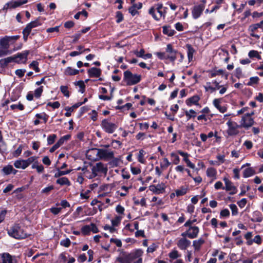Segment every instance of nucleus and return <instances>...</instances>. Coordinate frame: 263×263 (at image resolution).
<instances>
[{"label": "nucleus", "instance_id": "obj_51", "mask_svg": "<svg viewBox=\"0 0 263 263\" xmlns=\"http://www.w3.org/2000/svg\"><path fill=\"white\" fill-rule=\"evenodd\" d=\"M171 157L173 158V163L174 164H177L180 162V158L179 156L175 153H172L170 154Z\"/></svg>", "mask_w": 263, "mask_h": 263}, {"label": "nucleus", "instance_id": "obj_46", "mask_svg": "<svg viewBox=\"0 0 263 263\" xmlns=\"http://www.w3.org/2000/svg\"><path fill=\"white\" fill-rule=\"evenodd\" d=\"M90 232V229L89 225L84 226L81 228V232L84 235H89Z\"/></svg>", "mask_w": 263, "mask_h": 263}, {"label": "nucleus", "instance_id": "obj_27", "mask_svg": "<svg viewBox=\"0 0 263 263\" xmlns=\"http://www.w3.org/2000/svg\"><path fill=\"white\" fill-rule=\"evenodd\" d=\"M204 240L200 238L197 240H194L193 242V246L194 247L195 250H199L201 246L204 243Z\"/></svg>", "mask_w": 263, "mask_h": 263}, {"label": "nucleus", "instance_id": "obj_39", "mask_svg": "<svg viewBox=\"0 0 263 263\" xmlns=\"http://www.w3.org/2000/svg\"><path fill=\"white\" fill-rule=\"evenodd\" d=\"M11 53L12 51L9 50V49L0 46V58L10 54Z\"/></svg>", "mask_w": 263, "mask_h": 263}, {"label": "nucleus", "instance_id": "obj_5", "mask_svg": "<svg viewBox=\"0 0 263 263\" xmlns=\"http://www.w3.org/2000/svg\"><path fill=\"white\" fill-rule=\"evenodd\" d=\"M101 126L102 129L108 134L113 133L118 127L117 124L110 122L108 119L103 120Z\"/></svg>", "mask_w": 263, "mask_h": 263}, {"label": "nucleus", "instance_id": "obj_9", "mask_svg": "<svg viewBox=\"0 0 263 263\" xmlns=\"http://www.w3.org/2000/svg\"><path fill=\"white\" fill-rule=\"evenodd\" d=\"M205 8L204 4H200L195 5L192 9V15L194 19L198 18L202 14Z\"/></svg>", "mask_w": 263, "mask_h": 263}, {"label": "nucleus", "instance_id": "obj_11", "mask_svg": "<svg viewBox=\"0 0 263 263\" xmlns=\"http://www.w3.org/2000/svg\"><path fill=\"white\" fill-rule=\"evenodd\" d=\"M166 52L167 53V58L172 62H174L177 58L178 52L173 49L172 45L170 44L167 45Z\"/></svg>", "mask_w": 263, "mask_h": 263}, {"label": "nucleus", "instance_id": "obj_6", "mask_svg": "<svg viewBox=\"0 0 263 263\" xmlns=\"http://www.w3.org/2000/svg\"><path fill=\"white\" fill-rule=\"evenodd\" d=\"M129 254L131 262L142 263L143 251L141 249H136Z\"/></svg>", "mask_w": 263, "mask_h": 263}, {"label": "nucleus", "instance_id": "obj_54", "mask_svg": "<svg viewBox=\"0 0 263 263\" xmlns=\"http://www.w3.org/2000/svg\"><path fill=\"white\" fill-rule=\"evenodd\" d=\"M204 88L206 91L210 90L211 92H213L216 90V88H214V87L211 86V82H206V85L204 86Z\"/></svg>", "mask_w": 263, "mask_h": 263}, {"label": "nucleus", "instance_id": "obj_62", "mask_svg": "<svg viewBox=\"0 0 263 263\" xmlns=\"http://www.w3.org/2000/svg\"><path fill=\"white\" fill-rule=\"evenodd\" d=\"M53 189L54 186L53 185H50L43 189L42 190L41 193L48 195L49 193V192Z\"/></svg>", "mask_w": 263, "mask_h": 263}, {"label": "nucleus", "instance_id": "obj_44", "mask_svg": "<svg viewBox=\"0 0 263 263\" xmlns=\"http://www.w3.org/2000/svg\"><path fill=\"white\" fill-rule=\"evenodd\" d=\"M130 188H131V187H127L125 186H122L121 187V189L124 191V193H122V192L120 193L119 191H117V194L118 195H119L121 197L125 196L127 195V194L128 193L129 189H130Z\"/></svg>", "mask_w": 263, "mask_h": 263}, {"label": "nucleus", "instance_id": "obj_28", "mask_svg": "<svg viewBox=\"0 0 263 263\" xmlns=\"http://www.w3.org/2000/svg\"><path fill=\"white\" fill-rule=\"evenodd\" d=\"M79 70L72 68L71 67H67L65 70V74L67 76H74L79 73Z\"/></svg>", "mask_w": 263, "mask_h": 263}, {"label": "nucleus", "instance_id": "obj_47", "mask_svg": "<svg viewBox=\"0 0 263 263\" xmlns=\"http://www.w3.org/2000/svg\"><path fill=\"white\" fill-rule=\"evenodd\" d=\"M168 256L172 259H176L180 256L179 254L178 251L173 250L168 254Z\"/></svg>", "mask_w": 263, "mask_h": 263}, {"label": "nucleus", "instance_id": "obj_7", "mask_svg": "<svg viewBox=\"0 0 263 263\" xmlns=\"http://www.w3.org/2000/svg\"><path fill=\"white\" fill-rule=\"evenodd\" d=\"M97 155L101 159L107 160L114 158V154L112 151H108L106 149H97Z\"/></svg>", "mask_w": 263, "mask_h": 263}, {"label": "nucleus", "instance_id": "obj_61", "mask_svg": "<svg viewBox=\"0 0 263 263\" xmlns=\"http://www.w3.org/2000/svg\"><path fill=\"white\" fill-rule=\"evenodd\" d=\"M30 32H31L29 30H28V29L27 30V29L25 28L23 29L22 33L23 34V39L25 42H26L27 41L28 36L30 34Z\"/></svg>", "mask_w": 263, "mask_h": 263}, {"label": "nucleus", "instance_id": "obj_14", "mask_svg": "<svg viewBox=\"0 0 263 263\" xmlns=\"http://www.w3.org/2000/svg\"><path fill=\"white\" fill-rule=\"evenodd\" d=\"M165 185L164 183H161L157 185H151L149 186L151 191L156 194H162L165 192Z\"/></svg>", "mask_w": 263, "mask_h": 263}, {"label": "nucleus", "instance_id": "obj_35", "mask_svg": "<svg viewBox=\"0 0 263 263\" xmlns=\"http://www.w3.org/2000/svg\"><path fill=\"white\" fill-rule=\"evenodd\" d=\"M187 187L181 186L179 189L176 190V195L178 197L183 196L187 193Z\"/></svg>", "mask_w": 263, "mask_h": 263}, {"label": "nucleus", "instance_id": "obj_29", "mask_svg": "<svg viewBox=\"0 0 263 263\" xmlns=\"http://www.w3.org/2000/svg\"><path fill=\"white\" fill-rule=\"evenodd\" d=\"M186 47L187 49V58L189 62L192 61L193 58V54L195 52V50L192 46L190 44H187Z\"/></svg>", "mask_w": 263, "mask_h": 263}, {"label": "nucleus", "instance_id": "obj_25", "mask_svg": "<svg viewBox=\"0 0 263 263\" xmlns=\"http://www.w3.org/2000/svg\"><path fill=\"white\" fill-rule=\"evenodd\" d=\"M14 166L17 168L23 170H24L28 167L26 163V161L23 159H19L15 161L14 162Z\"/></svg>", "mask_w": 263, "mask_h": 263}, {"label": "nucleus", "instance_id": "obj_10", "mask_svg": "<svg viewBox=\"0 0 263 263\" xmlns=\"http://www.w3.org/2000/svg\"><path fill=\"white\" fill-rule=\"evenodd\" d=\"M223 181L225 183V186L223 188V190H225L227 191H230V195H234L237 193V188L233 185V183L227 178L224 177Z\"/></svg>", "mask_w": 263, "mask_h": 263}, {"label": "nucleus", "instance_id": "obj_2", "mask_svg": "<svg viewBox=\"0 0 263 263\" xmlns=\"http://www.w3.org/2000/svg\"><path fill=\"white\" fill-rule=\"evenodd\" d=\"M162 9L163 4L161 3H159L149 8L148 13L157 21H160L161 18L164 20L166 16L165 12H163Z\"/></svg>", "mask_w": 263, "mask_h": 263}, {"label": "nucleus", "instance_id": "obj_48", "mask_svg": "<svg viewBox=\"0 0 263 263\" xmlns=\"http://www.w3.org/2000/svg\"><path fill=\"white\" fill-rule=\"evenodd\" d=\"M35 117L37 119H43L45 123L47 122L48 118V116L44 112L42 114H36Z\"/></svg>", "mask_w": 263, "mask_h": 263}, {"label": "nucleus", "instance_id": "obj_58", "mask_svg": "<svg viewBox=\"0 0 263 263\" xmlns=\"http://www.w3.org/2000/svg\"><path fill=\"white\" fill-rule=\"evenodd\" d=\"M177 153L179 154L180 156H182L183 157V161L184 162L186 161V160H189V157L190 156V155L185 152H184L183 151H181L180 150H178L177 151Z\"/></svg>", "mask_w": 263, "mask_h": 263}, {"label": "nucleus", "instance_id": "obj_42", "mask_svg": "<svg viewBox=\"0 0 263 263\" xmlns=\"http://www.w3.org/2000/svg\"><path fill=\"white\" fill-rule=\"evenodd\" d=\"M185 114L187 117V120H189L192 118H194L196 117V112L193 109H190L189 111H186L185 112Z\"/></svg>", "mask_w": 263, "mask_h": 263}, {"label": "nucleus", "instance_id": "obj_8", "mask_svg": "<svg viewBox=\"0 0 263 263\" xmlns=\"http://www.w3.org/2000/svg\"><path fill=\"white\" fill-rule=\"evenodd\" d=\"M228 126L227 133L230 136L236 135L238 134L239 132L238 128L240 127V125H239L237 123L231 120H229L227 123Z\"/></svg>", "mask_w": 263, "mask_h": 263}, {"label": "nucleus", "instance_id": "obj_31", "mask_svg": "<svg viewBox=\"0 0 263 263\" xmlns=\"http://www.w3.org/2000/svg\"><path fill=\"white\" fill-rule=\"evenodd\" d=\"M7 38V35H6L0 39L1 47L9 49L10 47V43Z\"/></svg>", "mask_w": 263, "mask_h": 263}, {"label": "nucleus", "instance_id": "obj_63", "mask_svg": "<svg viewBox=\"0 0 263 263\" xmlns=\"http://www.w3.org/2000/svg\"><path fill=\"white\" fill-rule=\"evenodd\" d=\"M116 22L119 23L123 20V15L120 11H117L116 12Z\"/></svg>", "mask_w": 263, "mask_h": 263}, {"label": "nucleus", "instance_id": "obj_24", "mask_svg": "<svg viewBox=\"0 0 263 263\" xmlns=\"http://www.w3.org/2000/svg\"><path fill=\"white\" fill-rule=\"evenodd\" d=\"M16 60V57L15 55L9 57L5 59H1L0 60V64L2 66L5 67L11 62H15Z\"/></svg>", "mask_w": 263, "mask_h": 263}, {"label": "nucleus", "instance_id": "obj_45", "mask_svg": "<svg viewBox=\"0 0 263 263\" xmlns=\"http://www.w3.org/2000/svg\"><path fill=\"white\" fill-rule=\"evenodd\" d=\"M39 63L36 61H33L30 65L29 67L32 68L36 72H40V68L38 67Z\"/></svg>", "mask_w": 263, "mask_h": 263}, {"label": "nucleus", "instance_id": "obj_21", "mask_svg": "<svg viewBox=\"0 0 263 263\" xmlns=\"http://www.w3.org/2000/svg\"><path fill=\"white\" fill-rule=\"evenodd\" d=\"M263 220V216L261 212L255 211L252 213V217L250 220L254 222H260Z\"/></svg>", "mask_w": 263, "mask_h": 263}, {"label": "nucleus", "instance_id": "obj_15", "mask_svg": "<svg viewBox=\"0 0 263 263\" xmlns=\"http://www.w3.org/2000/svg\"><path fill=\"white\" fill-rule=\"evenodd\" d=\"M2 263H17L16 259L8 253L0 254Z\"/></svg>", "mask_w": 263, "mask_h": 263}, {"label": "nucleus", "instance_id": "obj_40", "mask_svg": "<svg viewBox=\"0 0 263 263\" xmlns=\"http://www.w3.org/2000/svg\"><path fill=\"white\" fill-rule=\"evenodd\" d=\"M12 170V165H7L3 167L2 171L5 175L11 174V172Z\"/></svg>", "mask_w": 263, "mask_h": 263}, {"label": "nucleus", "instance_id": "obj_56", "mask_svg": "<svg viewBox=\"0 0 263 263\" xmlns=\"http://www.w3.org/2000/svg\"><path fill=\"white\" fill-rule=\"evenodd\" d=\"M43 86H41L37 88H36L34 90V96L36 98H39L41 97L42 92H43Z\"/></svg>", "mask_w": 263, "mask_h": 263}, {"label": "nucleus", "instance_id": "obj_49", "mask_svg": "<svg viewBox=\"0 0 263 263\" xmlns=\"http://www.w3.org/2000/svg\"><path fill=\"white\" fill-rule=\"evenodd\" d=\"M60 90L62 93L67 98L69 97V92L68 91V88L66 86H61L60 87Z\"/></svg>", "mask_w": 263, "mask_h": 263}, {"label": "nucleus", "instance_id": "obj_17", "mask_svg": "<svg viewBox=\"0 0 263 263\" xmlns=\"http://www.w3.org/2000/svg\"><path fill=\"white\" fill-rule=\"evenodd\" d=\"M116 261L120 263H132L130 259L129 254L124 252L118 256Z\"/></svg>", "mask_w": 263, "mask_h": 263}, {"label": "nucleus", "instance_id": "obj_4", "mask_svg": "<svg viewBox=\"0 0 263 263\" xmlns=\"http://www.w3.org/2000/svg\"><path fill=\"white\" fill-rule=\"evenodd\" d=\"M10 236L16 239H24L27 237V233L18 224H15L8 231Z\"/></svg>", "mask_w": 263, "mask_h": 263}, {"label": "nucleus", "instance_id": "obj_38", "mask_svg": "<svg viewBox=\"0 0 263 263\" xmlns=\"http://www.w3.org/2000/svg\"><path fill=\"white\" fill-rule=\"evenodd\" d=\"M248 56L250 58H256L258 60H260L261 59V56L259 54L258 52L254 50L249 51Z\"/></svg>", "mask_w": 263, "mask_h": 263}, {"label": "nucleus", "instance_id": "obj_3", "mask_svg": "<svg viewBox=\"0 0 263 263\" xmlns=\"http://www.w3.org/2000/svg\"><path fill=\"white\" fill-rule=\"evenodd\" d=\"M141 80V76L138 74H133L129 70L124 72L123 81L126 82L127 85H134L138 83Z\"/></svg>", "mask_w": 263, "mask_h": 263}, {"label": "nucleus", "instance_id": "obj_64", "mask_svg": "<svg viewBox=\"0 0 263 263\" xmlns=\"http://www.w3.org/2000/svg\"><path fill=\"white\" fill-rule=\"evenodd\" d=\"M252 241L257 245H260L262 243L261 237L260 235H257L252 239Z\"/></svg>", "mask_w": 263, "mask_h": 263}, {"label": "nucleus", "instance_id": "obj_52", "mask_svg": "<svg viewBox=\"0 0 263 263\" xmlns=\"http://www.w3.org/2000/svg\"><path fill=\"white\" fill-rule=\"evenodd\" d=\"M7 37L10 45L13 44L16 41L18 40L20 38V35L7 36Z\"/></svg>", "mask_w": 263, "mask_h": 263}, {"label": "nucleus", "instance_id": "obj_1", "mask_svg": "<svg viewBox=\"0 0 263 263\" xmlns=\"http://www.w3.org/2000/svg\"><path fill=\"white\" fill-rule=\"evenodd\" d=\"M108 171L107 165L102 162H98L91 167V173L87 176L89 179H93L98 175L103 174L106 175Z\"/></svg>", "mask_w": 263, "mask_h": 263}, {"label": "nucleus", "instance_id": "obj_33", "mask_svg": "<svg viewBox=\"0 0 263 263\" xmlns=\"http://www.w3.org/2000/svg\"><path fill=\"white\" fill-rule=\"evenodd\" d=\"M56 182L61 185H67L69 186L70 185V182L68 179L65 177L59 178L57 180Z\"/></svg>", "mask_w": 263, "mask_h": 263}, {"label": "nucleus", "instance_id": "obj_16", "mask_svg": "<svg viewBox=\"0 0 263 263\" xmlns=\"http://www.w3.org/2000/svg\"><path fill=\"white\" fill-rule=\"evenodd\" d=\"M191 241L186 238H181L177 243L178 247L182 250H186L191 245Z\"/></svg>", "mask_w": 263, "mask_h": 263}, {"label": "nucleus", "instance_id": "obj_32", "mask_svg": "<svg viewBox=\"0 0 263 263\" xmlns=\"http://www.w3.org/2000/svg\"><path fill=\"white\" fill-rule=\"evenodd\" d=\"M216 170L213 167H209L206 170V175L208 177L212 178L213 179H216Z\"/></svg>", "mask_w": 263, "mask_h": 263}, {"label": "nucleus", "instance_id": "obj_12", "mask_svg": "<svg viewBox=\"0 0 263 263\" xmlns=\"http://www.w3.org/2000/svg\"><path fill=\"white\" fill-rule=\"evenodd\" d=\"M240 126L245 128H249L254 124V120L252 118L245 115L240 121Z\"/></svg>", "mask_w": 263, "mask_h": 263}, {"label": "nucleus", "instance_id": "obj_36", "mask_svg": "<svg viewBox=\"0 0 263 263\" xmlns=\"http://www.w3.org/2000/svg\"><path fill=\"white\" fill-rule=\"evenodd\" d=\"M145 152L143 149H140L139 152L138 156V160L139 162L145 164L146 161L144 158Z\"/></svg>", "mask_w": 263, "mask_h": 263}, {"label": "nucleus", "instance_id": "obj_22", "mask_svg": "<svg viewBox=\"0 0 263 263\" xmlns=\"http://www.w3.org/2000/svg\"><path fill=\"white\" fill-rule=\"evenodd\" d=\"M200 97L198 95H194L192 97L188 98L185 102L188 106H191L193 105H199L198 102L200 100Z\"/></svg>", "mask_w": 263, "mask_h": 263}, {"label": "nucleus", "instance_id": "obj_23", "mask_svg": "<svg viewBox=\"0 0 263 263\" xmlns=\"http://www.w3.org/2000/svg\"><path fill=\"white\" fill-rule=\"evenodd\" d=\"M27 0L12 1L8 3V5H10V9H13L27 3Z\"/></svg>", "mask_w": 263, "mask_h": 263}, {"label": "nucleus", "instance_id": "obj_19", "mask_svg": "<svg viewBox=\"0 0 263 263\" xmlns=\"http://www.w3.org/2000/svg\"><path fill=\"white\" fill-rule=\"evenodd\" d=\"M142 7V4L141 3H138V4H133V5L130 7L128 9L129 13L132 15L135 16L138 14L137 10L140 9Z\"/></svg>", "mask_w": 263, "mask_h": 263}, {"label": "nucleus", "instance_id": "obj_30", "mask_svg": "<svg viewBox=\"0 0 263 263\" xmlns=\"http://www.w3.org/2000/svg\"><path fill=\"white\" fill-rule=\"evenodd\" d=\"M162 28L163 33L164 34H166L168 36H173L175 33V31L173 29H172L170 26H164L162 27Z\"/></svg>", "mask_w": 263, "mask_h": 263}, {"label": "nucleus", "instance_id": "obj_43", "mask_svg": "<svg viewBox=\"0 0 263 263\" xmlns=\"http://www.w3.org/2000/svg\"><path fill=\"white\" fill-rule=\"evenodd\" d=\"M75 85L79 86L80 88L79 90L80 92H81L82 93L84 92L85 85L83 81H79L75 82Z\"/></svg>", "mask_w": 263, "mask_h": 263}, {"label": "nucleus", "instance_id": "obj_34", "mask_svg": "<svg viewBox=\"0 0 263 263\" xmlns=\"http://www.w3.org/2000/svg\"><path fill=\"white\" fill-rule=\"evenodd\" d=\"M255 171L252 167L246 168L243 173V176L245 178H248L255 174Z\"/></svg>", "mask_w": 263, "mask_h": 263}, {"label": "nucleus", "instance_id": "obj_59", "mask_svg": "<svg viewBox=\"0 0 263 263\" xmlns=\"http://www.w3.org/2000/svg\"><path fill=\"white\" fill-rule=\"evenodd\" d=\"M71 241L69 238H66L61 241L60 244L61 246L65 247H68L70 245Z\"/></svg>", "mask_w": 263, "mask_h": 263}, {"label": "nucleus", "instance_id": "obj_53", "mask_svg": "<svg viewBox=\"0 0 263 263\" xmlns=\"http://www.w3.org/2000/svg\"><path fill=\"white\" fill-rule=\"evenodd\" d=\"M230 213L228 209H225L221 211L220 217L221 218H227L230 216Z\"/></svg>", "mask_w": 263, "mask_h": 263}, {"label": "nucleus", "instance_id": "obj_57", "mask_svg": "<svg viewBox=\"0 0 263 263\" xmlns=\"http://www.w3.org/2000/svg\"><path fill=\"white\" fill-rule=\"evenodd\" d=\"M122 217L116 216L114 219L111 220V223L113 227L117 226L120 222Z\"/></svg>", "mask_w": 263, "mask_h": 263}, {"label": "nucleus", "instance_id": "obj_13", "mask_svg": "<svg viewBox=\"0 0 263 263\" xmlns=\"http://www.w3.org/2000/svg\"><path fill=\"white\" fill-rule=\"evenodd\" d=\"M29 53L28 50H25L21 53L14 55L16 57L15 62L17 63H25L27 60V57Z\"/></svg>", "mask_w": 263, "mask_h": 263}, {"label": "nucleus", "instance_id": "obj_18", "mask_svg": "<svg viewBox=\"0 0 263 263\" xmlns=\"http://www.w3.org/2000/svg\"><path fill=\"white\" fill-rule=\"evenodd\" d=\"M101 70L96 67L91 68L87 70L88 76L90 78H98L101 74Z\"/></svg>", "mask_w": 263, "mask_h": 263}, {"label": "nucleus", "instance_id": "obj_41", "mask_svg": "<svg viewBox=\"0 0 263 263\" xmlns=\"http://www.w3.org/2000/svg\"><path fill=\"white\" fill-rule=\"evenodd\" d=\"M71 172V170L67 171H61L59 168L58 169V172L54 174L55 178H58L60 176L68 174Z\"/></svg>", "mask_w": 263, "mask_h": 263}, {"label": "nucleus", "instance_id": "obj_20", "mask_svg": "<svg viewBox=\"0 0 263 263\" xmlns=\"http://www.w3.org/2000/svg\"><path fill=\"white\" fill-rule=\"evenodd\" d=\"M189 238L194 239L198 236L199 232V229L197 226H190L189 228Z\"/></svg>", "mask_w": 263, "mask_h": 263}, {"label": "nucleus", "instance_id": "obj_50", "mask_svg": "<svg viewBox=\"0 0 263 263\" xmlns=\"http://www.w3.org/2000/svg\"><path fill=\"white\" fill-rule=\"evenodd\" d=\"M259 78L257 77H251L250 78L249 81L248 82L247 85L248 86H252L253 84H257L259 81Z\"/></svg>", "mask_w": 263, "mask_h": 263}, {"label": "nucleus", "instance_id": "obj_55", "mask_svg": "<svg viewBox=\"0 0 263 263\" xmlns=\"http://www.w3.org/2000/svg\"><path fill=\"white\" fill-rule=\"evenodd\" d=\"M57 138V135L55 134H52L48 136L47 138V142L48 145L53 144Z\"/></svg>", "mask_w": 263, "mask_h": 263}, {"label": "nucleus", "instance_id": "obj_26", "mask_svg": "<svg viewBox=\"0 0 263 263\" xmlns=\"http://www.w3.org/2000/svg\"><path fill=\"white\" fill-rule=\"evenodd\" d=\"M41 24L42 23L40 22L39 20L38 19H36V20L32 21L30 23H28L26 26L25 28H26L27 30L28 29L31 32L32 28L39 26L41 25Z\"/></svg>", "mask_w": 263, "mask_h": 263}, {"label": "nucleus", "instance_id": "obj_37", "mask_svg": "<svg viewBox=\"0 0 263 263\" xmlns=\"http://www.w3.org/2000/svg\"><path fill=\"white\" fill-rule=\"evenodd\" d=\"M263 25V21L259 23L253 24L249 27V30L253 32L256 31L258 28H261Z\"/></svg>", "mask_w": 263, "mask_h": 263}, {"label": "nucleus", "instance_id": "obj_60", "mask_svg": "<svg viewBox=\"0 0 263 263\" xmlns=\"http://www.w3.org/2000/svg\"><path fill=\"white\" fill-rule=\"evenodd\" d=\"M230 208L232 211V215H236L238 214V208L235 204H230Z\"/></svg>", "mask_w": 263, "mask_h": 263}]
</instances>
